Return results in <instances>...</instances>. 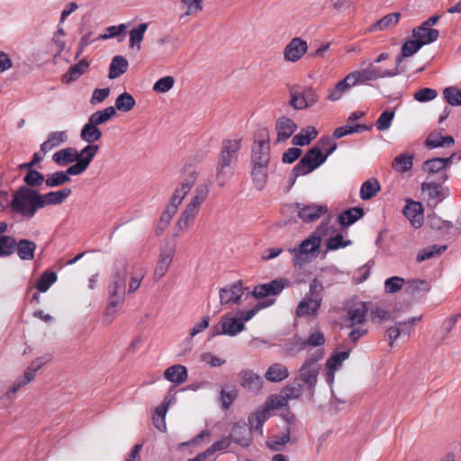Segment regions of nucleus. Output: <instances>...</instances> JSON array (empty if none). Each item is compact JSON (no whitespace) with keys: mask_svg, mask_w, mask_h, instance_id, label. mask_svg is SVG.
I'll list each match as a JSON object with an SVG mask.
<instances>
[{"mask_svg":"<svg viewBox=\"0 0 461 461\" xmlns=\"http://www.w3.org/2000/svg\"><path fill=\"white\" fill-rule=\"evenodd\" d=\"M241 138L227 139L221 142V152L216 165V180L224 186L234 173V166L239 158Z\"/></svg>","mask_w":461,"mask_h":461,"instance_id":"f257e3e1","label":"nucleus"},{"mask_svg":"<svg viewBox=\"0 0 461 461\" xmlns=\"http://www.w3.org/2000/svg\"><path fill=\"white\" fill-rule=\"evenodd\" d=\"M126 278L127 263L124 260L118 261L115 265V272L108 285L106 317H113L122 306L125 300Z\"/></svg>","mask_w":461,"mask_h":461,"instance_id":"f03ea898","label":"nucleus"},{"mask_svg":"<svg viewBox=\"0 0 461 461\" xmlns=\"http://www.w3.org/2000/svg\"><path fill=\"white\" fill-rule=\"evenodd\" d=\"M324 357L323 349H316L309 355L298 370L297 380L313 394L318 382L319 373L321 366L319 363Z\"/></svg>","mask_w":461,"mask_h":461,"instance_id":"7ed1b4c3","label":"nucleus"},{"mask_svg":"<svg viewBox=\"0 0 461 461\" xmlns=\"http://www.w3.org/2000/svg\"><path fill=\"white\" fill-rule=\"evenodd\" d=\"M38 197L37 190L21 186L13 197L11 209L26 219H32L40 209L37 205Z\"/></svg>","mask_w":461,"mask_h":461,"instance_id":"20e7f679","label":"nucleus"},{"mask_svg":"<svg viewBox=\"0 0 461 461\" xmlns=\"http://www.w3.org/2000/svg\"><path fill=\"white\" fill-rule=\"evenodd\" d=\"M284 399L270 396L267 402L257 408L249 417L248 422L251 430L263 435V425L271 417L272 412L284 405Z\"/></svg>","mask_w":461,"mask_h":461,"instance_id":"39448f33","label":"nucleus"},{"mask_svg":"<svg viewBox=\"0 0 461 461\" xmlns=\"http://www.w3.org/2000/svg\"><path fill=\"white\" fill-rule=\"evenodd\" d=\"M400 74L398 68L392 70H382L377 68L374 63H369L367 67L354 70L348 73L352 83L356 86L365 85L369 81H374L379 78L393 77Z\"/></svg>","mask_w":461,"mask_h":461,"instance_id":"423d86ee","label":"nucleus"},{"mask_svg":"<svg viewBox=\"0 0 461 461\" xmlns=\"http://www.w3.org/2000/svg\"><path fill=\"white\" fill-rule=\"evenodd\" d=\"M326 159L327 156L322 154L320 147L315 146L304 154L294 167L293 173L295 176L307 175L322 165Z\"/></svg>","mask_w":461,"mask_h":461,"instance_id":"0eeeda50","label":"nucleus"},{"mask_svg":"<svg viewBox=\"0 0 461 461\" xmlns=\"http://www.w3.org/2000/svg\"><path fill=\"white\" fill-rule=\"evenodd\" d=\"M269 134L267 130L262 129L256 136L252 146L251 163L257 165H269Z\"/></svg>","mask_w":461,"mask_h":461,"instance_id":"6e6552de","label":"nucleus"},{"mask_svg":"<svg viewBox=\"0 0 461 461\" xmlns=\"http://www.w3.org/2000/svg\"><path fill=\"white\" fill-rule=\"evenodd\" d=\"M50 355H45L33 360L26 368L23 375L18 377L13 385L8 389L6 392V397L10 398L13 394L18 392L21 387L25 386L30 382H32L34 379L38 370H40L46 363L50 362Z\"/></svg>","mask_w":461,"mask_h":461,"instance_id":"1a4fd4ad","label":"nucleus"},{"mask_svg":"<svg viewBox=\"0 0 461 461\" xmlns=\"http://www.w3.org/2000/svg\"><path fill=\"white\" fill-rule=\"evenodd\" d=\"M320 249V243L312 234L303 240L298 248L290 249L289 252L293 255L294 266H302L309 262L311 258Z\"/></svg>","mask_w":461,"mask_h":461,"instance_id":"9d476101","label":"nucleus"},{"mask_svg":"<svg viewBox=\"0 0 461 461\" xmlns=\"http://www.w3.org/2000/svg\"><path fill=\"white\" fill-rule=\"evenodd\" d=\"M289 285V280L285 278H277L268 283L256 285L252 291V295L257 299L276 296Z\"/></svg>","mask_w":461,"mask_h":461,"instance_id":"9b49d317","label":"nucleus"},{"mask_svg":"<svg viewBox=\"0 0 461 461\" xmlns=\"http://www.w3.org/2000/svg\"><path fill=\"white\" fill-rule=\"evenodd\" d=\"M319 100L312 87H305L302 92H291L290 104L296 110H303L313 106Z\"/></svg>","mask_w":461,"mask_h":461,"instance_id":"f8f14e48","label":"nucleus"},{"mask_svg":"<svg viewBox=\"0 0 461 461\" xmlns=\"http://www.w3.org/2000/svg\"><path fill=\"white\" fill-rule=\"evenodd\" d=\"M421 191L426 194L429 204L433 207L449 195V189L442 185L441 182H424L421 185Z\"/></svg>","mask_w":461,"mask_h":461,"instance_id":"ddd939ff","label":"nucleus"},{"mask_svg":"<svg viewBox=\"0 0 461 461\" xmlns=\"http://www.w3.org/2000/svg\"><path fill=\"white\" fill-rule=\"evenodd\" d=\"M245 329V325L239 318L223 316L220 326H214L212 330V337L218 335L235 336Z\"/></svg>","mask_w":461,"mask_h":461,"instance_id":"4468645a","label":"nucleus"},{"mask_svg":"<svg viewBox=\"0 0 461 461\" xmlns=\"http://www.w3.org/2000/svg\"><path fill=\"white\" fill-rule=\"evenodd\" d=\"M452 158H434L426 160L422 165V170L429 174H438V181L444 183L447 180V175L445 168L451 163Z\"/></svg>","mask_w":461,"mask_h":461,"instance_id":"2eb2a0df","label":"nucleus"},{"mask_svg":"<svg viewBox=\"0 0 461 461\" xmlns=\"http://www.w3.org/2000/svg\"><path fill=\"white\" fill-rule=\"evenodd\" d=\"M326 339L324 333L318 328H312L305 339L301 337L294 338V344L298 350H303L307 348H320L325 344Z\"/></svg>","mask_w":461,"mask_h":461,"instance_id":"dca6fc26","label":"nucleus"},{"mask_svg":"<svg viewBox=\"0 0 461 461\" xmlns=\"http://www.w3.org/2000/svg\"><path fill=\"white\" fill-rule=\"evenodd\" d=\"M308 50L307 42L301 38H294L284 50V59L289 62L301 59Z\"/></svg>","mask_w":461,"mask_h":461,"instance_id":"f3484780","label":"nucleus"},{"mask_svg":"<svg viewBox=\"0 0 461 461\" xmlns=\"http://www.w3.org/2000/svg\"><path fill=\"white\" fill-rule=\"evenodd\" d=\"M298 216L305 222H313L327 213L328 208L325 205L296 203Z\"/></svg>","mask_w":461,"mask_h":461,"instance_id":"a211bd4d","label":"nucleus"},{"mask_svg":"<svg viewBox=\"0 0 461 461\" xmlns=\"http://www.w3.org/2000/svg\"><path fill=\"white\" fill-rule=\"evenodd\" d=\"M71 192L70 188H63L61 190L49 192L44 194H41L38 192L39 197L37 205L41 209L49 205L61 204L71 194Z\"/></svg>","mask_w":461,"mask_h":461,"instance_id":"6ab92c4d","label":"nucleus"},{"mask_svg":"<svg viewBox=\"0 0 461 461\" xmlns=\"http://www.w3.org/2000/svg\"><path fill=\"white\" fill-rule=\"evenodd\" d=\"M275 129L277 134L275 144L277 145L288 140L297 130V124L286 116L279 117L275 124Z\"/></svg>","mask_w":461,"mask_h":461,"instance_id":"aec40b11","label":"nucleus"},{"mask_svg":"<svg viewBox=\"0 0 461 461\" xmlns=\"http://www.w3.org/2000/svg\"><path fill=\"white\" fill-rule=\"evenodd\" d=\"M221 304L235 303L240 304L243 295V287L241 281H237L230 285H227L220 290Z\"/></svg>","mask_w":461,"mask_h":461,"instance_id":"412c9836","label":"nucleus"},{"mask_svg":"<svg viewBox=\"0 0 461 461\" xmlns=\"http://www.w3.org/2000/svg\"><path fill=\"white\" fill-rule=\"evenodd\" d=\"M199 173L196 170H191L185 178L176 187L171 201L181 204L185 195L190 192L198 178Z\"/></svg>","mask_w":461,"mask_h":461,"instance_id":"4be33fe9","label":"nucleus"},{"mask_svg":"<svg viewBox=\"0 0 461 461\" xmlns=\"http://www.w3.org/2000/svg\"><path fill=\"white\" fill-rule=\"evenodd\" d=\"M175 252L176 249L174 246L167 247L161 249L156 267L154 269V279L159 280L166 275L172 263Z\"/></svg>","mask_w":461,"mask_h":461,"instance_id":"5701e85b","label":"nucleus"},{"mask_svg":"<svg viewBox=\"0 0 461 461\" xmlns=\"http://www.w3.org/2000/svg\"><path fill=\"white\" fill-rule=\"evenodd\" d=\"M402 213L411 221L413 227L420 228L422 225L423 207L420 202L407 199Z\"/></svg>","mask_w":461,"mask_h":461,"instance_id":"b1692460","label":"nucleus"},{"mask_svg":"<svg viewBox=\"0 0 461 461\" xmlns=\"http://www.w3.org/2000/svg\"><path fill=\"white\" fill-rule=\"evenodd\" d=\"M355 85L348 74L343 79L336 83L332 87L328 89L327 100L330 102H337L340 100L343 95L348 93Z\"/></svg>","mask_w":461,"mask_h":461,"instance_id":"393cba45","label":"nucleus"},{"mask_svg":"<svg viewBox=\"0 0 461 461\" xmlns=\"http://www.w3.org/2000/svg\"><path fill=\"white\" fill-rule=\"evenodd\" d=\"M321 303L319 299H313L306 295L297 305L295 313L297 317L315 316L317 315Z\"/></svg>","mask_w":461,"mask_h":461,"instance_id":"a878e982","label":"nucleus"},{"mask_svg":"<svg viewBox=\"0 0 461 461\" xmlns=\"http://www.w3.org/2000/svg\"><path fill=\"white\" fill-rule=\"evenodd\" d=\"M439 32L436 29L429 28L421 23L420 26L413 28L412 36L420 43L424 46L434 42L438 40Z\"/></svg>","mask_w":461,"mask_h":461,"instance_id":"bb28decb","label":"nucleus"},{"mask_svg":"<svg viewBox=\"0 0 461 461\" xmlns=\"http://www.w3.org/2000/svg\"><path fill=\"white\" fill-rule=\"evenodd\" d=\"M188 376L187 368L185 366L176 364L167 367L164 372V377L175 384H181L186 381Z\"/></svg>","mask_w":461,"mask_h":461,"instance_id":"cd10ccee","label":"nucleus"},{"mask_svg":"<svg viewBox=\"0 0 461 461\" xmlns=\"http://www.w3.org/2000/svg\"><path fill=\"white\" fill-rule=\"evenodd\" d=\"M241 385L251 392H258L263 384L262 378L251 370H242L240 374Z\"/></svg>","mask_w":461,"mask_h":461,"instance_id":"c85d7f7f","label":"nucleus"},{"mask_svg":"<svg viewBox=\"0 0 461 461\" xmlns=\"http://www.w3.org/2000/svg\"><path fill=\"white\" fill-rule=\"evenodd\" d=\"M88 68L89 62L86 59H81L77 64L69 67L68 70L62 76V82L65 84H69L77 80L86 72Z\"/></svg>","mask_w":461,"mask_h":461,"instance_id":"c756f323","label":"nucleus"},{"mask_svg":"<svg viewBox=\"0 0 461 461\" xmlns=\"http://www.w3.org/2000/svg\"><path fill=\"white\" fill-rule=\"evenodd\" d=\"M292 433L291 427H285L284 431L280 434L273 435L267 441V446L274 451H281L285 448L286 444L290 441Z\"/></svg>","mask_w":461,"mask_h":461,"instance_id":"7c9ffc66","label":"nucleus"},{"mask_svg":"<svg viewBox=\"0 0 461 461\" xmlns=\"http://www.w3.org/2000/svg\"><path fill=\"white\" fill-rule=\"evenodd\" d=\"M7 230V224L0 222V257H6L15 250L16 241L13 237L6 236L4 233Z\"/></svg>","mask_w":461,"mask_h":461,"instance_id":"2f4dec72","label":"nucleus"},{"mask_svg":"<svg viewBox=\"0 0 461 461\" xmlns=\"http://www.w3.org/2000/svg\"><path fill=\"white\" fill-rule=\"evenodd\" d=\"M289 376L287 367L281 363L271 365L265 373V378L272 383H279Z\"/></svg>","mask_w":461,"mask_h":461,"instance_id":"473e14b6","label":"nucleus"},{"mask_svg":"<svg viewBox=\"0 0 461 461\" xmlns=\"http://www.w3.org/2000/svg\"><path fill=\"white\" fill-rule=\"evenodd\" d=\"M68 139L66 131H52L48 135L47 140L41 145V152L47 154L54 148L64 143Z\"/></svg>","mask_w":461,"mask_h":461,"instance_id":"72a5a7b5","label":"nucleus"},{"mask_svg":"<svg viewBox=\"0 0 461 461\" xmlns=\"http://www.w3.org/2000/svg\"><path fill=\"white\" fill-rule=\"evenodd\" d=\"M129 67L128 60L121 55H116L112 59L109 67V79H115L124 74Z\"/></svg>","mask_w":461,"mask_h":461,"instance_id":"f704fd0d","label":"nucleus"},{"mask_svg":"<svg viewBox=\"0 0 461 461\" xmlns=\"http://www.w3.org/2000/svg\"><path fill=\"white\" fill-rule=\"evenodd\" d=\"M36 248L35 242L26 239L20 240L15 245L17 254L23 260H32L34 258Z\"/></svg>","mask_w":461,"mask_h":461,"instance_id":"c9c22d12","label":"nucleus"},{"mask_svg":"<svg viewBox=\"0 0 461 461\" xmlns=\"http://www.w3.org/2000/svg\"><path fill=\"white\" fill-rule=\"evenodd\" d=\"M148 29V23H142L131 29L129 32V47L140 50L141 41H143L144 34Z\"/></svg>","mask_w":461,"mask_h":461,"instance_id":"e433bc0d","label":"nucleus"},{"mask_svg":"<svg viewBox=\"0 0 461 461\" xmlns=\"http://www.w3.org/2000/svg\"><path fill=\"white\" fill-rule=\"evenodd\" d=\"M317 135L318 131L313 126H307L294 136L292 143L295 146H305L310 144Z\"/></svg>","mask_w":461,"mask_h":461,"instance_id":"4c0bfd02","label":"nucleus"},{"mask_svg":"<svg viewBox=\"0 0 461 461\" xmlns=\"http://www.w3.org/2000/svg\"><path fill=\"white\" fill-rule=\"evenodd\" d=\"M364 215V210L361 207H352L341 212L338 216V221L342 226H349L355 223Z\"/></svg>","mask_w":461,"mask_h":461,"instance_id":"58836bf2","label":"nucleus"},{"mask_svg":"<svg viewBox=\"0 0 461 461\" xmlns=\"http://www.w3.org/2000/svg\"><path fill=\"white\" fill-rule=\"evenodd\" d=\"M367 307L362 303L359 305L352 307L348 312V321L350 326L360 325L366 322Z\"/></svg>","mask_w":461,"mask_h":461,"instance_id":"ea45409f","label":"nucleus"},{"mask_svg":"<svg viewBox=\"0 0 461 461\" xmlns=\"http://www.w3.org/2000/svg\"><path fill=\"white\" fill-rule=\"evenodd\" d=\"M268 165L252 164L251 176L255 186L258 190H262L267 180Z\"/></svg>","mask_w":461,"mask_h":461,"instance_id":"a19ab883","label":"nucleus"},{"mask_svg":"<svg viewBox=\"0 0 461 461\" xmlns=\"http://www.w3.org/2000/svg\"><path fill=\"white\" fill-rule=\"evenodd\" d=\"M101 137L102 131L96 125L91 123L90 121H87L81 129L80 138L88 144H93L94 142L98 141Z\"/></svg>","mask_w":461,"mask_h":461,"instance_id":"79ce46f5","label":"nucleus"},{"mask_svg":"<svg viewBox=\"0 0 461 461\" xmlns=\"http://www.w3.org/2000/svg\"><path fill=\"white\" fill-rule=\"evenodd\" d=\"M412 165L413 155L409 153H402L393 158L392 167L397 172L405 173L412 167Z\"/></svg>","mask_w":461,"mask_h":461,"instance_id":"37998d69","label":"nucleus"},{"mask_svg":"<svg viewBox=\"0 0 461 461\" xmlns=\"http://www.w3.org/2000/svg\"><path fill=\"white\" fill-rule=\"evenodd\" d=\"M116 115V111L113 106H108L103 110L93 113L88 121L98 127V125L107 122L110 119Z\"/></svg>","mask_w":461,"mask_h":461,"instance_id":"c03bdc74","label":"nucleus"},{"mask_svg":"<svg viewBox=\"0 0 461 461\" xmlns=\"http://www.w3.org/2000/svg\"><path fill=\"white\" fill-rule=\"evenodd\" d=\"M78 151L75 148H66L54 153L52 158L59 165H66L76 161Z\"/></svg>","mask_w":461,"mask_h":461,"instance_id":"a18cd8bd","label":"nucleus"},{"mask_svg":"<svg viewBox=\"0 0 461 461\" xmlns=\"http://www.w3.org/2000/svg\"><path fill=\"white\" fill-rule=\"evenodd\" d=\"M198 212V209L187 204L177 221V229L181 231L186 230L189 225L194 222Z\"/></svg>","mask_w":461,"mask_h":461,"instance_id":"49530a36","label":"nucleus"},{"mask_svg":"<svg viewBox=\"0 0 461 461\" xmlns=\"http://www.w3.org/2000/svg\"><path fill=\"white\" fill-rule=\"evenodd\" d=\"M454 142V139L450 135L441 136L438 134H429L425 140V146L431 149L439 147H450Z\"/></svg>","mask_w":461,"mask_h":461,"instance_id":"de8ad7c7","label":"nucleus"},{"mask_svg":"<svg viewBox=\"0 0 461 461\" xmlns=\"http://www.w3.org/2000/svg\"><path fill=\"white\" fill-rule=\"evenodd\" d=\"M135 105L136 101L134 97L128 92H123L115 99L113 107L115 111L118 110L119 112L127 113L133 109Z\"/></svg>","mask_w":461,"mask_h":461,"instance_id":"09e8293b","label":"nucleus"},{"mask_svg":"<svg viewBox=\"0 0 461 461\" xmlns=\"http://www.w3.org/2000/svg\"><path fill=\"white\" fill-rule=\"evenodd\" d=\"M400 13L389 14L377 21L371 28L372 31H385L394 27L400 20Z\"/></svg>","mask_w":461,"mask_h":461,"instance_id":"8fccbe9b","label":"nucleus"},{"mask_svg":"<svg viewBox=\"0 0 461 461\" xmlns=\"http://www.w3.org/2000/svg\"><path fill=\"white\" fill-rule=\"evenodd\" d=\"M421 47L422 45L416 39L406 41L402 46L401 55L396 58L397 67L395 68H398L402 58L411 57L418 52Z\"/></svg>","mask_w":461,"mask_h":461,"instance_id":"3c124183","label":"nucleus"},{"mask_svg":"<svg viewBox=\"0 0 461 461\" xmlns=\"http://www.w3.org/2000/svg\"><path fill=\"white\" fill-rule=\"evenodd\" d=\"M380 184L375 178L365 181L360 188V197L363 200H369L380 191Z\"/></svg>","mask_w":461,"mask_h":461,"instance_id":"603ef678","label":"nucleus"},{"mask_svg":"<svg viewBox=\"0 0 461 461\" xmlns=\"http://www.w3.org/2000/svg\"><path fill=\"white\" fill-rule=\"evenodd\" d=\"M430 290V285L424 279H409L406 281L405 292L410 294L420 293H428Z\"/></svg>","mask_w":461,"mask_h":461,"instance_id":"864d4df0","label":"nucleus"},{"mask_svg":"<svg viewBox=\"0 0 461 461\" xmlns=\"http://www.w3.org/2000/svg\"><path fill=\"white\" fill-rule=\"evenodd\" d=\"M230 437V440L242 447H248L251 440L250 433L244 426H235Z\"/></svg>","mask_w":461,"mask_h":461,"instance_id":"5fc2aeb1","label":"nucleus"},{"mask_svg":"<svg viewBox=\"0 0 461 461\" xmlns=\"http://www.w3.org/2000/svg\"><path fill=\"white\" fill-rule=\"evenodd\" d=\"M371 129H372L371 125L368 126L366 124H357L354 126L345 125V126L336 128L333 131V137L336 139H340L348 134L362 132L365 131H370Z\"/></svg>","mask_w":461,"mask_h":461,"instance_id":"6e6d98bb","label":"nucleus"},{"mask_svg":"<svg viewBox=\"0 0 461 461\" xmlns=\"http://www.w3.org/2000/svg\"><path fill=\"white\" fill-rule=\"evenodd\" d=\"M446 249H447V246L446 245H443V246H437V245L429 246V247L421 249L418 253L416 260L418 262H423V261H425L427 259H429V258H435L437 256H439Z\"/></svg>","mask_w":461,"mask_h":461,"instance_id":"4d7b16f0","label":"nucleus"},{"mask_svg":"<svg viewBox=\"0 0 461 461\" xmlns=\"http://www.w3.org/2000/svg\"><path fill=\"white\" fill-rule=\"evenodd\" d=\"M209 194V185L206 184L199 185L194 192V195L189 202V205L199 210L201 204L205 201Z\"/></svg>","mask_w":461,"mask_h":461,"instance_id":"13d9d810","label":"nucleus"},{"mask_svg":"<svg viewBox=\"0 0 461 461\" xmlns=\"http://www.w3.org/2000/svg\"><path fill=\"white\" fill-rule=\"evenodd\" d=\"M99 149V147L95 144H88L84 149H81L80 152H78V157L76 159V161H80L82 164H84L86 167H89L90 163L92 162L93 158L96 155L97 151Z\"/></svg>","mask_w":461,"mask_h":461,"instance_id":"bf43d9fd","label":"nucleus"},{"mask_svg":"<svg viewBox=\"0 0 461 461\" xmlns=\"http://www.w3.org/2000/svg\"><path fill=\"white\" fill-rule=\"evenodd\" d=\"M349 350L337 352L332 354L326 361L327 369L337 371L342 366V363L349 357Z\"/></svg>","mask_w":461,"mask_h":461,"instance_id":"052dcab7","label":"nucleus"},{"mask_svg":"<svg viewBox=\"0 0 461 461\" xmlns=\"http://www.w3.org/2000/svg\"><path fill=\"white\" fill-rule=\"evenodd\" d=\"M57 281L55 272L45 271L37 281L35 287L39 292L45 293Z\"/></svg>","mask_w":461,"mask_h":461,"instance_id":"680f3d73","label":"nucleus"},{"mask_svg":"<svg viewBox=\"0 0 461 461\" xmlns=\"http://www.w3.org/2000/svg\"><path fill=\"white\" fill-rule=\"evenodd\" d=\"M70 181V177L67 176L65 171H56L47 176L45 185L47 187L52 188L60 186Z\"/></svg>","mask_w":461,"mask_h":461,"instance_id":"e2e57ef3","label":"nucleus"},{"mask_svg":"<svg viewBox=\"0 0 461 461\" xmlns=\"http://www.w3.org/2000/svg\"><path fill=\"white\" fill-rule=\"evenodd\" d=\"M336 230H337L335 226L331 224L330 220H328L321 222L319 227L312 233V235L315 236V239L321 244L322 238L332 235L336 232Z\"/></svg>","mask_w":461,"mask_h":461,"instance_id":"0e129e2a","label":"nucleus"},{"mask_svg":"<svg viewBox=\"0 0 461 461\" xmlns=\"http://www.w3.org/2000/svg\"><path fill=\"white\" fill-rule=\"evenodd\" d=\"M167 406H158L152 415V421L154 426L159 431H165L167 429L166 425V414H167Z\"/></svg>","mask_w":461,"mask_h":461,"instance_id":"69168bd1","label":"nucleus"},{"mask_svg":"<svg viewBox=\"0 0 461 461\" xmlns=\"http://www.w3.org/2000/svg\"><path fill=\"white\" fill-rule=\"evenodd\" d=\"M26 169L28 171L24 176L23 180L28 185L27 187H35L41 185L42 183H45V177L41 173L32 169V167Z\"/></svg>","mask_w":461,"mask_h":461,"instance_id":"338daca9","label":"nucleus"},{"mask_svg":"<svg viewBox=\"0 0 461 461\" xmlns=\"http://www.w3.org/2000/svg\"><path fill=\"white\" fill-rule=\"evenodd\" d=\"M443 96L447 103L452 106L461 105V90L455 86L446 87L443 91Z\"/></svg>","mask_w":461,"mask_h":461,"instance_id":"774afa93","label":"nucleus"}]
</instances>
